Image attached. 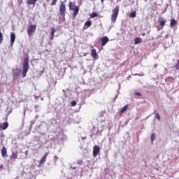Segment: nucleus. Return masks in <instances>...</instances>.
Masks as SVG:
<instances>
[{"mask_svg":"<svg viewBox=\"0 0 179 179\" xmlns=\"http://www.w3.org/2000/svg\"><path fill=\"white\" fill-rule=\"evenodd\" d=\"M120 12V7L117 6L112 11L111 20L113 23H115L117 17H118V13Z\"/></svg>","mask_w":179,"mask_h":179,"instance_id":"obj_2","label":"nucleus"},{"mask_svg":"<svg viewBox=\"0 0 179 179\" xmlns=\"http://www.w3.org/2000/svg\"><path fill=\"white\" fill-rule=\"evenodd\" d=\"M101 2H104V0H101Z\"/></svg>","mask_w":179,"mask_h":179,"instance_id":"obj_33","label":"nucleus"},{"mask_svg":"<svg viewBox=\"0 0 179 179\" xmlns=\"http://www.w3.org/2000/svg\"><path fill=\"white\" fill-rule=\"evenodd\" d=\"M80 1H82V0H80Z\"/></svg>","mask_w":179,"mask_h":179,"instance_id":"obj_37","label":"nucleus"},{"mask_svg":"<svg viewBox=\"0 0 179 179\" xmlns=\"http://www.w3.org/2000/svg\"><path fill=\"white\" fill-rule=\"evenodd\" d=\"M56 31H57V30H55V28H54V27L51 28L50 35H51L52 40H54V34H55Z\"/></svg>","mask_w":179,"mask_h":179,"instance_id":"obj_16","label":"nucleus"},{"mask_svg":"<svg viewBox=\"0 0 179 179\" xmlns=\"http://www.w3.org/2000/svg\"><path fill=\"white\" fill-rule=\"evenodd\" d=\"M17 157V153L12 152V155L10 156V159H16Z\"/></svg>","mask_w":179,"mask_h":179,"instance_id":"obj_19","label":"nucleus"},{"mask_svg":"<svg viewBox=\"0 0 179 179\" xmlns=\"http://www.w3.org/2000/svg\"><path fill=\"white\" fill-rule=\"evenodd\" d=\"M129 17H136V11H133L130 13Z\"/></svg>","mask_w":179,"mask_h":179,"instance_id":"obj_20","label":"nucleus"},{"mask_svg":"<svg viewBox=\"0 0 179 179\" xmlns=\"http://www.w3.org/2000/svg\"><path fill=\"white\" fill-rule=\"evenodd\" d=\"M92 48H94V47H93V46H92Z\"/></svg>","mask_w":179,"mask_h":179,"instance_id":"obj_35","label":"nucleus"},{"mask_svg":"<svg viewBox=\"0 0 179 179\" xmlns=\"http://www.w3.org/2000/svg\"><path fill=\"white\" fill-rule=\"evenodd\" d=\"M47 156H48V152H46L42 159H41L39 164H44V162L47 160Z\"/></svg>","mask_w":179,"mask_h":179,"instance_id":"obj_13","label":"nucleus"},{"mask_svg":"<svg viewBox=\"0 0 179 179\" xmlns=\"http://www.w3.org/2000/svg\"><path fill=\"white\" fill-rule=\"evenodd\" d=\"M24 155H25L26 156H27V155H29V150L25 151V152H24Z\"/></svg>","mask_w":179,"mask_h":179,"instance_id":"obj_31","label":"nucleus"},{"mask_svg":"<svg viewBox=\"0 0 179 179\" xmlns=\"http://www.w3.org/2000/svg\"><path fill=\"white\" fill-rule=\"evenodd\" d=\"M19 73H20V71L19 70H15V71H13V79H16V78L19 76Z\"/></svg>","mask_w":179,"mask_h":179,"instance_id":"obj_14","label":"nucleus"},{"mask_svg":"<svg viewBox=\"0 0 179 179\" xmlns=\"http://www.w3.org/2000/svg\"><path fill=\"white\" fill-rule=\"evenodd\" d=\"M108 41H110V39L108 38V36H103V38H101V43L102 47H104V45H106V44H107Z\"/></svg>","mask_w":179,"mask_h":179,"instance_id":"obj_6","label":"nucleus"},{"mask_svg":"<svg viewBox=\"0 0 179 179\" xmlns=\"http://www.w3.org/2000/svg\"><path fill=\"white\" fill-rule=\"evenodd\" d=\"M73 17H76L78 13H79V6H76L73 10Z\"/></svg>","mask_w":179,"mask_h":179,"instance_id":"obj_8","label":"nucleus"},{"mask_svg":"<svg viewBox=\"0 0 179 179\" xmlns=\"http://www.w3.org/2000/svg\"><path fill=\"white\" fill-rule=\"evenodd\" d=\"M97 16H98L97 13H94V12L92 13V14L90 15V17H92V19L94 17H97Z\"/></svg>","mask_w":179,"mask_h":179,"instance_id":"obj_21","label":"nucleus"},{"mask_svg":"<svg viewBox=\"0 0 179 179\" xmlns=\"http://www.w3.org/2000/svg\"><path fill=\"white\" fill-rule=\"evenodd\" d=\"M16 40V35L13 32H10V45H13L15 41Z\"/></svg>","mask_w":179,"mask_h":179,"instance_id":"obj_10","label":"nucleus"},{"mask_svg":"<svg viewBox=\"0 0 179 179\" xmlns=\"http://www.w3.org/2000/svg\"><path fill=\"white\" fill-rule=\"evenodd\" d=\"M142 36H146V34L143 33V34H142Z\"/></svg>","mask_w":179,"mask_h":179,"instance_id":"obj_32","label":"nucleus"},{"mask_svg":"<svg viewBox=\"0 0 179 179\" xmlns=\"http://www.w3.org/2000/svg\"><path fill=\"white\" fill-rule=\"evenodd\" d=\"M127 110H128V105L124 106L122 110H121V113H125V111H127Z\"/></svg>","mask_w":179,"mask_h":179,"instance_id":"obj_23","label":"nucleus"},{"mask_svg":"<svg viewBox=\"0 0 179 179\" xmlns=\"http://www.w3.org/2000/svg\"><path fill=\"white\" fill-rule=\"evenodd\" d=\"M135 96H142L140 92H136Z\"/></svg>","mask_w":179,"mask_h":179,"instance_id":"obj_30","label":"nucleus"},{"mask_svg":"<svg viewBox=\"0 0 179 179\" xmlns=\"http://www.w3.org/2000/svg\"><path fill=\"white\" fill-rule=\"evenodd\" d=\"M155 118H157V120H159L160 121V115H159V113H157L155 115Z\"/></svg>","mask_w":179,"mask_h":179,"instance_id":"obj_29","label":"nucleus"},{"mask_svg":"<svg viewBox=\"0 0 179 179\" xmlns=\"http://www.w3.org/2000/svg\"><path fill=\"white\" fill-rule=\"evenodd\" d=\"M29 58L25 57L22 65V78H26V74L29 71Z\"/></svg>","mask_w":179,"mask_h":179,"instance_id":"obj_1","label":"nucleus"},{"mask_svg":"<svg viewBox=\"0 0 179 179\" xmlns=\"http://www.w3.org/2000/svg\"><path fill=\"white\" fill-rule=\"evenodd\" d=\"M47 1V2H50V0H46Z\"/></svg>","mask_w":179,"mask_h":179,"instance_id":"obj_34","label":"nucleus"},{"mask_svg":"<svg viewBox=\"0 0 179 179\" xmlns=\"http://www.w3.org/2000/svg\"><path fill=\"white\" fill-rule=\"evenodd\" d=\"M175 68L176 69H177L178 71H179V59H178V64L175 65Z\"/></svg>","mask_w":179,"mask_h":179,"instance_id":"obj_27","label":"nucleus"},{"mask_svg":"<svg viewBox=\"0 0 179 179\" xmlns=\"http://www.w3.org/2000/svg\"><path fill=\"white\" fill-rule=\"evenodd\" d=\"M2 41H3V34L0 32V44H2Z\"/></svg>","mask_w":179,"mask_h":179,"instance_id":"obj_25","label":"nucleus"},{"mask_svg":"<svg viewBox=\"0 0 179 179\" xmlns=\"http://www.w3.org/2000/svg\"><path fill=\"white\" fill-rule=\"evenodd\" d=\"M158 23L159 24L161 27H164V26H166V20L164 17H159L158 20Z\"/></svg>","mask_w":179,"mask_h":179,"instance_id":"obj_9","label":"nucleus"},{"mask_svg":"<svg viewBox=\"0 0 179 179\" xmlns=\"http://www.w3.org/2000/svg\"><path fill=\"white\" fill-rule=\"evenodd\" d=\"M36 29H37V25H36V24H31L29 27V29L27 30V34H28L29 37H31V35L34 34V33H36Z\"/></svg>","mask_w":179,"mask_h":179,"instance_id":"obj_3","label":"nucleus"},{"mask_svg":"<svg viewBox=\"0 0 179 179\" xmlns=\"http://www.w3.org/2000/svg\"><path fill=\"white\" fill-rule=\"evenodd\" d=\"M91 56L92 58H94V59H97L99 58V56L97 55V51L96 49H92L91 51Z\"/></svg>","mask_w":179,"mask_h":179,"instance_id":"obj_12","label":"nucleus"},{"mask_svg":"<svg viewBox=\"0 0 179 179\" xmlns=\"http://www.w3.org/2000/svg\"><path fill=\"white\" fill-rule=\"evenodd\" d=\"M156 139V134L153 133L151 135V141L153 142Z\"/></svg>","mask_w":179,"mask_h":179,"instance_id":"obj_24","label":"nucleus"},{"mask_svg":"<svg viewBox=\"0 0 179 179\" xmlns=\"http://www.w3.org/2000/svg\"><path fill=\"white\" fill-rule=\"evenodd\" d=\"M142 43V38L139 37H136L134 39V44H141Z\"/></svg>","mask_w":179,"mask_h":179,"instance_id":"obj_17","label":"nucleus"},{"mask_svg":"<svg viewBox=\"0 0 179 179\" xmlns=\"http://www.w3.org/2000/svg\"><path fill=\"white\" fill-rule=\"evenodd\" d=\"M155 67L156 68V64L155 65Z\"/></svg>","mask_w":179,"mask_h":179,"instance_id":"obj_36","label":"nucleus"},{"mask_svg":"<svg viewBox=\"0 0 179 179\" xmlns=\"http://www.w3.org/2000/svg\"><path fill=\"white\" fill-rule=\"evenodd\" d=\"M1 156L2 157H8V150L6 147L1 148Z\"/></svg>","mask_w":179,"mask_h":179,"instance_id":"obj_7","label":"nucleus"},{"mask_svg":"<svg viewBox=\"0 0 179 179\" xmlns=\"http://www.w3.org/2000/svg\"><path fill=\"white\" fill-rule=\"evenodd\" d=\"M71 104L72 107H74V106H76V101H71Z\"/></svg>","mask_w":179,"mask_h":179,"instance_id":"obj_28","label":"nucleus"},{"mask_svg":"<svg viewBox=\"0 0 179 179\" xmlns=\"http://www.w3.org/2000/svg\"><path fill=\"white\" fill-rule=\"evenodd\" d=\"M100 153V147L99 145H94L93 148V156L97 157V155Z\"/></svg>","mask_w":179,"mask_h":179,"instance_id":"obj_5","label":"nucleus"},{"mask_svg":"<svg viewBox=\"0 0 179 179\" xmlns=\"http://www.w3.org/2000/svg\"><path fill=\"white\" fill-rule=\"evenodd\" d=\"M176 24H177V21H176V20L174 19L171 20V23H170L171 27H174Z\"/></svg>","mask_w":179,"mask_h":179,"instance_id":"obj_18","label":"nucleus"},{"mask_svg":"<svg viewBox=\"0 0 179 179\" xmlns=\"http://www.w3.org/2000/svg\"><path fill=\"white\" fill-rule=\"evenodd\" d=\"M59 12H60L61 16H63V17L65 16V13L66 12V6L64 3V1H62L59 5Z\"/></svg>","mask_w":179,"mask_h":179,"instance_id":"obj_4","label":"nucleus"},{"mask_svg":"<svg viewBox=\"0 0 179 179\" xmlns=\"http://www.w3.org/2000/svg\"><path fill=\"white\" fill-rule=\"evenodd\" d=\"M76 6H76L75 3H73L72 1L69 3V8L70 10H73L75 8H76Z\"/></svg>","mask_w":179,"mask_h":179,"instance_id":"obj_15","label":"nucleus"},{"mask_svg":"<svg viewBox=\"0 0 179 179\" xmlns=\"http://www.w3.org/2000/svg\"><path fill=\"white\" fill-rule=\"evenodd\" d=\"M9 127V124L8 122H3V124H0V131H5Z\"/></svg>","mask_w":179,"mask_h":179,"instance_id":"obj_11","label":"nucleus"},{"mask_svg":"<svg viewBox=\"0 0 179 179\" xmlns=\"http://www.w3.org/2000/svg\"><path fill=\"white\" fill-rule=\"evenodd\" d=\"M85 26H87V27H90V26H92V22H91L90 20L87 21V22L85 23Z\"/></svg>","mask_w":179,"mask_h":179,"instance_id":"obj_22","label":"nucleus"},{"mask_svg":"<svg viewBox=\"0 0 179 179\" xmlns=\"http://www.w3.org/2000/svg\"><path fill=\"white\" fill-rule=\"evenodd\" d=\"M57 2H58V0H52L51 3L52 6L57 5Z\"/></svg>","mask_w":179,"mask_h":179,"instance_id":"obj_26","label":"nucleus"}]
</instances>
